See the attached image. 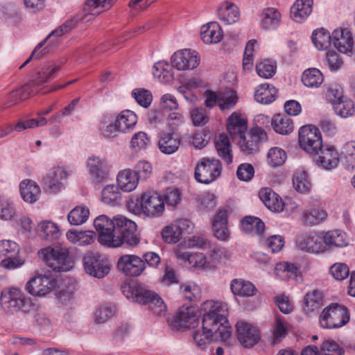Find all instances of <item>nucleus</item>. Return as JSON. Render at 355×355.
Here are the masks:
<instances>
[{
    "label": "nucleus",
    "mask_w": 355,
    "mask_h": 355,
    "mask_svg": "<svg viewBox=\"0 0 355 355\" xmlns=\"http://www.w3.org/2000/svg\"><path fill=\"white\" fill-rule=\"evenodd\" d=\"M236 329L239 343L245 348L252 347L261 339L259 331L248 322H237Z\"/></svg>",
    "instance_id": "nucleus-18"
},
{
    "label": "nucleus",
    "mask_w": 355,
    "mask_h": 355,
    "mask_svg": "<svg viewBox=\"0 0 355 355\" xmlns=\"http://www.w3.org/2000/svg\"><path fill=\"white\" fill-rule=\"evenodd\" d=\"M162 236L163 240L168 243H175L181 239L180 233L174 223L164 228Z\"/></svg>",
    "instance_id": "nucleus-61"
},
{
    "label": "nucleus",
    "mask_w": 355,
    "mask_h": 355,
    "mask_svg": "<svg viewBox=\"0 0 355 355\" xmlns=\"http://www.w3.org/2000/svg\"><path fill=\"white\" fill-rule=\"evenodd\" d=\"M216 148L219 156L227 164L232 162L229 139L225 135H220L215 143Z\"/></svg>",
    "instance_id": "nucleus-49"
},
{
    "label": "nucleus",
    "mask_w": 355,
    "mask_h": 355,
    "mask_svg": "<svg viewBox=\"0 0 355 355\" xmlns=\"http://www.w3.org/2000/svg\"><path fill=\"white\" fill-rule=\"evenodd\" d=\"M276 69L275 63L268 59L259 62L256 66L257 74L266 79L272 77L276 72Z\"/></svg>",
    "instance_id": "nucleus-55"
},
{
    "label": "nucleus",
    "mask_w": 355,
    "mask_h": 355,
    "mask_svg": "<svg viewBox=\"0 0 355 355\" xmlns=\"http://www.w3.org/2000/svg\"><path fill=\"white\" fill-rule=\"evenodd\" d=\"M69 173L61 166H54L50 168L41 180L40 184L48 194H56L64 189L68 182Z\"/></svg>",
    "instance_id": "nucleus-6"
},
{
    "label": "nucleus",
    "mask_w": 355,
    "mask_h": 355,
    "mask_svg": "<svg viewBox=\"0 0 355 355\" xmlns=\"http://www.w3.org/2000/svg\"><path fill=\"white\" fill-rule=\"evenodd\" d=\"M180 140L174 133L164 134L159 139L158 147L160 151L166 155L176 152L180 146Z\"/></svg>",
    "instance_id": "nucleus-38"
},
{
    "label": "nucleus",
    "mask_w": 355,
    "mask_h": 355,
    "mask_svg": "<svg viewBox=\"0 0 355 355\" xmlns=\"http://www.w3.org/2000/svg\"><path fill=\"white\" fill-rule=\"evenodd\" d=\"M293 184L295 189L300 193L308 191L311 183L307 173L305 171H297L293 175Z\"/></svg>",
    "instance_id": "nucleus-56"
},
{
    "label": "nucleus",
    "mask_w": 355,
    "mask_h": 355,
    "mask_svg": "<svg viewBox=\"0 0 355 355\" xmlns=\"http://www.w3.org/2000/svg\"><path fill=\"white\" fill-rule=\"evenodd\" d=\"M198 324V317L193 309L185 308L177 313L173 327L178 330L182 328H194Z\"/></svg>",
    "instance_id": "nucleus-23"
},
{
    "label": "nucleus",
    "mask_w": 355,
    "mask_h": 355,
    "mask_svg": "<svg viewBox=\"0 0 355 355\" xmlns=\"http://www.w3.org/2000/svg\"><path fill=\"white\" fill-rule=\"evenodd\" d=\"M135 300L141 304L148 305L153 313L162 316L166 311V306L163 300L155 292L141 286H137L133 291Z\"/></svg>",
    "instance_id": "nucleus-10"
},
{
    "label": "nucleus",
    "mask_w": 355,
    "mask_h": 355,
    "mask_svg": "<svg viewBox=\"0 0 355 355\" xmlns=\"http://www.w3.org/2000/svg\"><path fill=\"white\" fill-rule=\"evenodd\" d=\"M218 18L225 24H231L239 20V11L238 7L232 3H223L217 10Z\"/></svg>",
    "instance_id": "nucleus-32"
},
{
    "label": "nucleus",
    "mask_w": 355,
    "mask_h": 355,
    "mask_svg": "<svg viewBox=\"0 0 355 355\" xmlns=\"http://www.w3.org/2000/svg\"><path fill=\"white\" fill-rule=\"evenodd\" d=\"M172 64L167 62L159 61L156 62L153 68V74L162 83H170L173 80V72Z\"/></svg>",
    "instance_id": "nucleus-41"
},
{
    "label": "nucleus",
    "mask_w": 355,
    "mask_h": 355,
    "mask_svg": "<svg viewBox=\"0 0 355 355\" xmlns=\"http://www.w3.org/2000/svg\"><path fill=\"white\" fill-rule=\"evenodd\" d=\"M116 0H87L83 12L87 15H98L108 10Z\"/></svg>",
    "instance_id": "nucleus-42"
},
{
    "label": "nucleus",
    "mask_w": 355,
    "mask_h": 355,
    "mask_svg": "<svg viewBox=\"0 0 355 355\" xmlns=\"http://www.w3.org/2000/svg\"><path fill=\"white\" fill-rule=\"evenodd\" d=\"M103 202L110 206H116L121 203L122 194L117 185L109 184L105 187L101 191Z\"/></svg>",
    "instance_id": "nucleus-40"
},
{
    "label": "nucleus",
    "mask_w": 355,
    "mask_h": 355,
    "mask_svg": "<svg viewBox=\"0 0 355 355\" xmlns=\"http://www.w3.org/2000/svg\"><path fill=\"white\" fill-rule=\"evenodd\" d=\"M1 299L4 305L10 312L19 311L24 313H30L34 309L30 298L26 297L24 293L17 288L5 289L1 292Z\"/></svg>",
    "instance_id": "nucleus-3"
},
{
    "label": "nucleus",
    "mask_w": 355,
    "mask_h": 355,
    "mask_svg": "<svg viewBox=\"0 0 355 355\" xmlns=\"http://www.w3.org/2000/svg\"><path fill=\"white\" fill-rule=\"evenodd\" d=\"M261 200L268 209L280 212L284 210V203L282 198L270 188H264L259 193Z\"/></svg>",
    "instance_id": "nucleus-27"
},
{
    "label": "nucleus",
    "mask_w": 355,
    "mask_h": 355,
    "mask_svg": "<svg viewBox=\"0 0 355 355\" xmlns=\"http://www.w3.org/2000/svg\"><path fill=\"white\" fill-rule=\"evenodd\" d=\"M87 167L92 178L96 183H102L107 180L108 172L99 157H89L87 159Z\"/></svg>",
    "instance_id": "nucleus-26"
},
{
    "label": "nucleus",
    "mask_w": 355,
    "mask_h": 355,
    "mask_svg": "<svg viewBox=\"0 0 355 355\" xmlns=\"http://www.w3.org/2000/svg\"><path fill=\"white\" fill-rule=\"evenodd\" d=\"M83 266L87 274L101 279L110 272L108 260L98 252H89L83 258Z\"/></svg>",
    "instance_id": "nucleus-13"
},
{
    "label": "nucleus",
    "mask_w": 355,
    "mask_h": 355,
    "mask_svg": "<svg viewBox=\"0 0 355 355\" xmlns=\"http://www.w3.org/2000/svg\"><path fill=\"white\" fill-rule=\"evenodd\" d=\"M150 143V139L144 132H138L135 133L130 141V146L135 150L145 149Z\"/></svg>",
    "instance_id": "nucleus-60"
},
{
    "label": "nucleus",
    "mask_w": 355,
    "mask_h": 355,
    "mask_svg": "<svg viewBox=\"0 0 355 355\" xmlns=\"http://www.w3.org/2000/svg\"><path fill=\"white\" fill-rule=\"evenodd\" d=\"M127 207L135 214L157 218L164 211V201L157 193H144L140 197L131 198Z\"/></svg>",
    "instance_id": "nucleus-2"
},
{
    "label": "nucleus",
    "mask_w": 355,
    "mask_h": 355,
    "mask_svg": "<svg viewBox=\"0 0 355 355\" xmlns=\"http://www.w3.org/2000/svg\"><path fill=\"white\" fill-rule=\"evenodd\" d=\"M89 216V210L87 207L76 206L68 214L67 218L72 225H80L85 223Z\"/></svg>",
    "instance_id": "nucleus-51"
},
{
    "label": "nucleus",
    "mask_w": 355,
    "mask_h": 355,
    "mask_svg": "<svg viewBox=\"0 0 355 355\" xmlns=\"http://www.w3.org/2000/svg\"><path fill=\"white\" fill-rule=\"evenodd\" d=\"M40 238L47 241H53L59 238L60 232L58 227L51 221L45 220L38 224L35 229Z\"/></svg>",
    "instance_id": "nucleus-34"
},
{
    "label": "nucleus",
    "mask_w": 355,
    "mask_h": 355,
    "mask_svg": "<svg viewBox=\"0 0 355 355\" xmlns=\"http://www.w3.org/2000/svg\"><path fill=\"white\" fill-rule=\"evenodd\" d=\"M298 248L309 253H320L325 251L322 238L320 235L306 234L300 236L296 241Z\"/></svg>",
    "instance_id": "nucleus-19"
},
{
    "label": "nucleus",
    "mask_w": 355,
    "mask_h": 355,
    "mask_svg": "<svg viewBox=\"0 0 355 355\" xmlns=\"http://www.w3.org/2000/svg\"><path fill=\"white\" fill-rule=\"evenodd\" d=\"M300 147L309 154H319L323 147L320 130L313 125H305L299 130Z\"/></svg>",
    "instance_id": "nucleus-11"
},
{
    "label": "nucleus",
    "mask_w": 355,
    "mask_h": 355,
    "mask_svg": "<svg viewBox=\"0 0 355 355\" xmlns=\"http://www.w3.org/2000/svg\"><path fill=\"white\" fill-rule=\"evenodd\" d=\"M19 245L11 240L0 241V257H3L1 266L5 269L14 270L21 267L24 260L19 257Z\"/></svg>",
    "instance_id": "nucleus-12"
},
{
    "label": "nucleus",
    "mask_w": 355,
    "mask_h": 355,
    "mask_svg": "<svg viewBox=\"0 0 355 355\" xmlns=\"http://www.w3.org/2000/svg\"><path fill=\"white\" fill-rule=\"evenodd\" d=\"M40 257L54 271L67 272L73 266L68 252L63 249L46 248L42 250Z\"/></svg>",
    "instance_id": "nucleus-7"
},
{
    "label": "nucleus",
    "mask_w": 355,
    "mask_h": 355,
    "mask_svg": "<svg viewBox=\"0 0 355 355\" xmlns=\"http://www.w3.org/2000/svg\"><path fill=\"white\" fill-rule=\"evenodd\" d=\"M175 254L178 259L185 263L187 262L191 267L206 269L210 266L207 258L202 253L193 254L187 251H182L180 248H178L175 250Z\"/></svg>",
    "instance_id": "nucleus-21"
},
{
    "label": "nucleus",
    "mask_w": 355,
    "mask_h": 355,
    "mask_svg": "<svg viewBox=\"0 0 355 355\" xmlns=\"http://www.w3.org/2000/svg\"><path fill=\"white\" fill-rule=\"evenodd\" d=\"M115 234L114 239L120 240L121 246L126 245L128 247H135L140 241L137 235V225L132 220L123 216H114Z\"/></svg>",
    "instance_id": "nucleus-5"
},
{
    "label": "nucleus",
    "mask_w": 355,
    "mask_h": 355,
    "mask_svg": "<svg viewBox=\"0 0 355 355\" xmlns=\"http://www.w3.org/2000/svg\"><path fill=\"white\" fill-rule=\"evenodd\" d=\"M137 116L135 113L129 110L121 112L115 119L119 132L124 133L132 130L137 123Z\"/></svg>",
    "instance_id": "nucleus-31"
},
{
    "label": "nucleus",
    "mask_w": 355,
    "mask_h": 355,
    "mask_svg": "<svg viewBox=\"0 0 355 355\" xmlns=\"http://www.w3.org/2000/svg\"><path fill=\"white\" fill-rule=\"evenodd\" d=\"M327 216V214L324 210L313 208L304 212L302 220L306 225H315L323 221Z\"/></svg>",
    "instance_id": "nucleus-53"
},
{
    "label": "nucleus",
    "mask_w": 355,
    "mask_h": 355,
    "mask_svg": "<svg viewBox=\"0 0 355 355\" xmlns=\"http://www.w3.org/2000/svg\"><path fill=\"white\" fill-rule=\"evenodd\" d=\"M349 320L348 309L343 305L332 303L325 308L320 317V324L324 329L339 328Z\"/></svg>",
    "instance_id": "nucleus-4"
},
{
    "label": "nucleus",
    "mask_w": 355,
    "mask_h": 355,
    "mask_svg": "<svg viewBox=\"0 0 355 355\" xmlns=\"http://www.w3.org/2000/svg\"><path fill=\"white\" fill-rule=\"evenodd\" d=\"M322 238L325 250L332 248H343L349 244V239L345 232L340 230L327 232Z\"/></svg>",
    "instance_id": "nucleus-24"
},
{
    "label": "nucleus",
    "mask_w": 355,
    "mask_h": 355,
    "mask_svg": "<svg viewBox=\"0 0 355 355\" xmlns=\"http://www.w3.org/2000/svg\"><path fill=\"white\" fill-rule=\"evenodd\" d=\"M330 273L335 279L342 281L348 277L349 269L345 263H336L330 268Z\"/></svg>",
    "instance_id": "nucleus-64"
},
{
    "label": "nucleus",
    "mask_w": 355,
    "mask_h": 355,
    "mask_svg": "<svg viewBox=\"0 0 355 355\" xmlns=\"http://www.w3.org/2000/svg\"><path fill=\"white\" fill-rule=\"evenodd\" d=\"M344 350L331 339L325 340L320 345L321 355H343Z\"/></svg>",
    "instance_id": "nucleus-58"
},
{
    "label": "nucleus",
    "mask_w": 355,
    "mask_h": 355,
    "mask_svg": "<svg viewBox=\"0 0 355 355\" xmlns=\"http://www.w3.org/2000/svg\"><path fill=\"white\" fill-rule=\"evenodd\" d=\"M332 42L340 53L352 55L354 38L352 33L347 29L335 30L332 33Z\"/></svg>",
    "instance_id": "nucleus-20"
},
{
    "label": "nucleus",
    "mask_w": 355,
    "mask_h": 355,
    "mask_svg": "<svg viewBox=\"0 0 355 355\" xmlns=\"http://www.w3.org/2000/svg\"><path fill=\"white\" fill-rule=\"evenodd\" d=\"M20 193L24 201L33 203L35 202L39 193L40 187L36 182L30 180H25L20 183Z\"/></svg>",
    "instance_id": "nucleus-36"
},
{
    "label": "nucleus",
    "mask_w": 355,
    "mask_h": 355,
    "mask_svg": "<svg viewBox=\"0 0 355 355\" xmlns=\"http://www.w3.org/2000/svg\"><path fill=\"white\" fill-rule=\"evenodd\" d=\"M267 139L265 130L259 127H255L239 137L238 145L244 154L251 155L258 150L261 142L266 141Z\"/></svg>",
    "instance_id": "nucleus-14"
},
{
    "label": "nucleus",
    "mask_w": 355,
    "mask_h": 355,
    "mask_svg": "<svg viewBox=\"0 0 355 355\" xmlns=\"http://www.w3.org/2000/svg\"><path fill=\"white\" fill-rule=\"evenodd\" d=\"M84 16H82L81 17H77L70 21H66L57 29L53 31L43 41H46V43L51 37H53L49 43V45L51 47H53L57 43L55 39L69 32L78 21L88 22L91 21L92 17L94 16L93 15H87L85 12H84Z\"/></svg>",
    "instance_id": "nucleus-22"
},
{
    "label": "nucleus",
    "mask_w": 355,
    "mask_h": 355,
    "mask_svg": "<svg viewBox=\"0 0 355 355\" xmlns=\"http://www.w3.org/2000/svg\"><path fill=\"white\" fill-rule=\"evenodd\" d=\"M317 163L326 170L336 168L338 164V153L333 146H323L319 151Z\"/></svg>",
    "instance_id": "nucleus-25"
},
{
    "label": "nucleus",
    "mask_w": 355,
    "mask_h": 355,
    "mask_svg": "<svg viewBox=\"0 0 355 355\" xmlns=\"http://www.w3.org/2000/svg\"><path fill=\"white\" fill-rule=\"evenodd\" d=\"M312 42L318 50H325L331 44L332 35L324 28L313 31L311 36Z\"/></svg>",
    "instance_id": "nucleus-48"
},
{
    "label": "nucleus",
    "mask_w": 355,
    "mask_h": 355,
    "mask_svg": "<svg viewBox=\"0 0 355 355\" xmlns=\"http://www.w3.org/2000/svg\"><path fill=\"white\" fill-rule=\"evenodd\" d=\"M323 305V295L318 290H313L304 297V310L309 314L318 312Z\"/></svg>",
    "instance_id": "nucleus-35"
},
{
    "label": "nucleus",
    "mask_w": 355,
    "mask_h": 355,
    "mask_svg": "<svg viewBox=\"0 0 355 355\" xmlns=\"http://www.w3.org/2000/svg\"><path fill=\"white\" fill-rule=\"evenodd\" d=\"M16 215L15 208L12 203L3 199H0V218L9 220Z\"/></svg>",
    "instance_id": "nucleus-63"
},
{
    "label": "nucleus",
    "mask_w": 355,
    "mask_h": 355,
    "mask_svg": "<svg viewBox=\"0 0 355 355\" xmlns=\"http://www.w3.org/2000/svg\"><path fill=\"white\" fill-rule=\"evenodd\" d=\"M60 69V66L56 64L44 66L42 71L37 73L35 79L33 80V84L39 85L49 82L53 78L54 73L58 71Z\"/></svg>",
    "instance_id": "nucleus-52"
},
{
    "label": "nucleus",
    "mask_w": 355,
    "mask_h": 355,
    "mask_svg": "<svg viewBox=\"0 0 355 355\" xmlns=\"http://www.w3.org/2000/svg\"><path fill=\"white\" fill-rule=\"evenodd\" d=\"M248 129L247 121L241 117L237 113H232L227 121V130L230 135L234 139L240 137L246 132Z\"/></svg>",
    "instance_id": "nucleus-28"
},
{
    "label": "nucleus",
    "mask_w": 355,
    "mask_h": 355,
    "mask_svg": "<svg viewBox=\"0 0 355 355\" xmlns=\"http://www.w3.org/2000/svg\"><path fill=\"white\" fill-rule=\"evenodd\" d=\"M117 268L127 276L137 277L143 272L146 266L144 260L134 254H125L119 258Z\"/></svg>",
    "instance_id": "nucleus-17"
},
{
    "label": "nucleus",
    "mask_w": 355,
    "mask_h": 355,
    "mask_svg": "<svg viewBox=\"0 0 355 355\" xmlns=\"http://www.w3.org/2000/svg\"><path fill=\"white\" fill-rule=\"evenodd\" d=\"M238 102L236 92L231 89L227 88L219 92L218 107L220 110L232 109Z\"/></svg>",
    "instance_id": "nucleus-45"
},
{
    "label": "nucleus",
    "mask_w": 355,
    "mask_h": 355,
    "mask_svg": "<svg viewBox=\"0 0 355 355\" xmlns=\"http://www.w3.org/2000/svg\"><path fill=\"white\" fill-rule=\"evenodd\" d=\"M302 81L307 87H318L323 82V76L320 70L310 69L304 71Z\"/></svg>",
    "instance_id": "nucleus-50"
},
{
    "label": "nucleus",
    "mask_w": 355,
    "mask_h": 355,
    "mask_svg": "<svg viewBox=\"0 0 355 355\" xmlns=\"http://www.w3.org/2000/svg\"><path fill=\"white\" fill-rule=\"evenodd\" d=\"M277 90L275 87H270L269 84L259 85L254 92V99L261 104H269L276 98Z\"/></svg>",
    "instance_id": "nucleus-39"
},
{
    "label": "nucleus",
    "mask_w": 355,
    "mask_h": 355,
    "mask_svg": "<svg viewBox=\"0 0 355 355\" xmlns=\"http://www.w3.org/2000/svg\"><path fill=\"white\" fill-rule=\"evenodd\" d=\"M333 107L336 114L343 118L351 116L355 112L353 101L347 96L341 100H336L333 103Z\"/></svg>",
    "instance_id": "nucleus-44"
},
{
    "label": "nucleus",
    "mask_w": 355,
    "mask_h": 355,
    "mask_svg": "<svg viewBox=\"0 0 355 355\" xmlns=\"http://www.w3.org/2000/svg\"><path fill=\"white\" fill-rule=\"evenodd\" d=\"M241 230L246 234L261 236L265 231V224L259 218L245 216L241 223Z\"/></svg>",
    "instance_id": "nucleus-37"
},
{
    "label": "nucleus",
    "mask_w": 355,
    "mask_h": 355,
    "mask_svg": "<svg viewBox=\"0 0 355 355\" xmlns=\"http://www.w3.org/2000/svg\"><path fill=\"white\" fill-rule=\"evenodd\" d=\"M313 3V0H297L291 8L292 19L301 23L312 12Z\"/></svg>",
    "instance_id": "nucleus-29"
},
{
    "label": "nucleus",
    "mask_w": 355,
    "mask_h": 355,
    "mask_svg": "<svg viewBox=\"0 0 355 355\" xmlns=\"http://www.w3.org/2000/svg\"><path fill=\"white\" fill-rule=\"evenodd\" d=\"M117 186L125 192L133 191L138 184V177L130 169H125L117 175Z\"/></svg>",
    "instance_id": "nucleus-33"
},
{
    "label": "nucleus",
    "mask_w": 355,
    "mask_h": 355,
    "mask_svg": "<svg viewBox=\"0 0 355 355\" xmlns=\"http://www.w3.org/2000/svg\"><path fill=\"white\" fill-rule=\"evenodd\" d=\"M221 169L218 159L203 157L196 164L194 178L198 182L208 184L220 176Z\"/></svg>",
    "instance_id": "nucleus-8"
},
{
    "label": "nucleus",
    "mask_w": 355,
    "mask_h": 355,
    "mask_svg": "<svg viewBox=\"0 0 355 355\" xmlns=\"http://www.w3.org/2000/svg\"><path fill=\"white\" fill-rule=\"evenodd\" d=\"M57 286L53 277L39 275L32 277L26 285V290L32 295L45 296Z\"/></svg>",
    "instance_id": "nucleus-15"
},
{
    "label": "nucleus",
    "mask_w": 355,
    "mask_h": 355,
    "mask_svg": "<svg viewBox=\"0 0 355 355\" xmlns=\"http://www.w3.org/2000/svg\"><path fill=\"white\" fill-rule=\"evenodd\" d=\"M173 68L178 71L192 70L200 63L198 52L191 49H183L173 53L171 58Z\"/></svg>",
    "instance_id": "nucleus-16"
},
{
    "label": "nucleus",
    "mask_w": 355,
    "mask_h": 355,
    "mask_svg": "<svg viewBox=\"0 0 355 355\" xmlns=\"http://www.w3.org/2000/svg\"><path fill=\"white\" fill-rule=\"evenodd\" d=\"M114 217L110 220L107 216L101 215L96 217L94 225L98 233L99 242L107 247L118 248L121 246L120 240H114L115 226Z\"/></svg>",
    "instance_id": "nucleus-9"
},
{
    "label": "nucleus",
    "mask_w": 355,
    "mask_h": 355,
    "mask_svg": "<svg viewBox=\"0 0 355 355\" xmlns=\"http://www.w3.org/2000/svg\"><path fill=\"white\" fill-rule=\"evenodd\" d=\"M132 96L139 105L144 107H148L151 104L153 100L151 93L148 90L141 88L132 90Z\"/></svg>",
    "instance_id": "nucleus-59"
},
{
    "label": "nucleus",
    "mask_w": 355,
    "mask_h": 355,
    "mask_svg": "<svg viewBox=\"0 0 355 355\" xmlns=\"http://www.w3.org/2000/svg\"><path fill=\"white\" fill-rule=\"evenodd\" d=\"M230 287L234 295L241 296H252L256 291L255 286L251 282L243 279L232 280Z\"/></svg>",
    "instance_id": "nucleus-46"
},
{
    "label": "nucleus",
    "mask_w": 355,
    "mask_h": 355,
    "mask_svg": "<svg viewBox=\"0 0 355 355\" xmlns=\"http://www.w3.org/2000/svg\"><path fill=\"white\" fill-rule=\"evenodd\" d=\"M202 331H193V338L198 347L205 348L209 340H220L230 345L232 329L227 319V305L220 302L207 301L202 305Z\"/></svg>",
    "instance_id": "nucleus-1"
},
{
    "label": "nucleus",
    "mask_w": 355,
    "mask_h": 355,
    "mask_svg": "<svg viewBox=\"0 0 355 355\" xmlns=\"http://www.w3.org/2000/svg\"><path fill=\"white\" fill-rule=\"evenodd\" d=\"M286 159L285 151L277 147L272 148L268 153V162L272 166H278L283 164Z\"/></svg>",
    "instance_id": "nucleus-57"
},
{
    "label": "nucleus",
    "mask_w": 355,
    "mask_h": 355,
    "mask_svg": "<svg viewBox=\"0 0 355 355\" xmlns=\"http://www.w3.org/2000/svg\"><path fill=\"white\" fill-rule=\"evenodd\" d=\"M116 306L112 304H105L100 306L94 313L95 322L98 324L105 322L114 315Z\"/></svg>",
    "instance_id": "nucleus-54"
},
{
    "label": "nucleus",
    "mask_w": 355,
    "mask_h": 355,
    "mask_svg": "<svg viewBox=\"0 0 355 355\" xmlns=\"http://www.w3.org/2000/svg\"><path fill=\"white\" fill-rule=\"evenodd\" d=\"M275 270L277 272H283L285 277L288 279L297 280L298 268L293 263L288 262L279 263L276 265Z\"/></svg>",
    "instance_id": "nucleus-62"
},
{
    "label": "nucleus",
    "mask_w": 355,
    "mask_h": 355,
    "mask_svg": "<svg viewBox=\"0 0 355 355\" xmlns=\"http://www.w3.org/2000/svg\"><path fill=\"white\" fill-rule=\"evenodd\" d=\"M275 131L281 135H288L293 131V126L291 119L282 114H276L271 121Z\"/></svg>",
    "instance_id": "nucleus-47"
},
{
    "label": "nucleus",
    "mask_w": 355,
    "mask_h": 355,
    "mask_svg": "<svg viewBox=\"0 0 355 355\" xmlns=\"http://www.w3.org/2000/svg\"><path fill=\"white\" fill-rule=\"evenodd\" d=\"M201 38L206 44H216L223 37V32L217 22H210L201 28Z\"/></svg>",
    "instance_id": "nucleus-30"
},
{
    "label": "nucleus",
    "mask_w": 355,
    "mask_h": 355,
    "mask_svg": "<svg viewBox=\"0 0 355 355\" xmlns=\"http://www.w3.org/2000/svg\"><path fill=\"white\" fill-rule=\"evenodd\" d=\"M280 19L281 15L275 8H266L262 12L261 26L265 30L275 29L278 26Z\"/></svg>",
    "instance_id": "nucleus-43"
}]
</instances>
